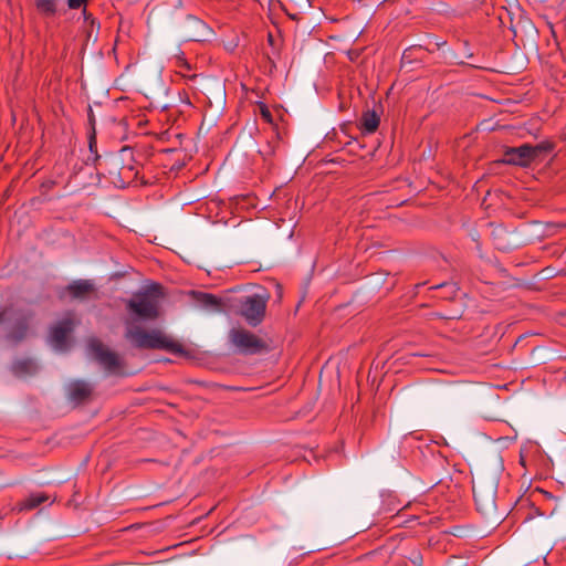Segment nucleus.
Wrapping results in <instances>:
<instances>
[{
    "instance_id": "obj_1",
    "label": "nucleus",
    "mask_w": 566,
    "mask_h": 566,
    "mask_svg": "<svg viewBox=\"0 0 566 566\" xmlns=\"http://www.w3.org/2000/svg\"><path fill=\"white\" fill-rule=\"evenodd\" d=\"M164 287L159 283H150L134 293L126 302V310L133 318L125 319V338L136 348L164 349L171 354H184V346L159 329L145 331L134 324L135 319L155 321L159 317L160 301Z\"/></svg>"
},
{
    "instance_id": "obj_2",
    "label": "nucleus",
    "mask_w": 566,
    "mask_h": 566,
    "mask_svg": "<svg viewBox=\"0 0 566 566\" xmlns=\"http://www.w3.org/2000/svg\"><path fill=\"white\" fill-rule=\"evenodd\" d=\"M34 317V312L27 308L6 307L0 311V325L8 324L6 339L17 345L32 336Z\"/></svg>"
},
{
    "instance_id": "obj_3",
    "label": "nucleus",
    "mask_w": 566,
    "mask_h": 566,
    "mask_svg": "<svg viewBox=\"0 0 566 566\" xmlns=\"http://www.w3.org/2000/svg\"><path fill=\"white\" fill-rule=\"evenodd\" d=\"M269 294H251L234 298L230 310L241 316L250 326L255 327L262 323L265 316Z\"/></svg>"
},
{
    "instance_id": "obj_4",
    "label": "nucleus",
    "mask_w": 566,
    "mask_h": 566,
    "mask_svg": "<svg viewBox=\"0 0 566 566\" xmlns=\"http://www.w3.org/2000/svg\"><path fill=\"white\" fill-rule=\"evenodd\" d=\"M553 143L545 140L537 145L523 144L518 147H507L504 150L503 164L518 167H530L541 155L552 151Z\"/></svg>"
},
{
    "instance_id": "obj_5",
    "label": "nucleus",
    "mask_w": 566,
    "mask_h": 566,
    "mask_svg": "<svg viewBox=\"0 0 566 566\" xmlns=\"http://www.w3.org/2000/svg\"><path fill=\"white\" fill-rule=\"evenodd\" d=\"M231 344L242 354L254 355L266 349L265 342L250 331L238 327L229 332Z\"/></svg>"
},
{
    "instance_id": "obj_6",
    "label": "nucleus",
    "mask_w": 566,
    "mask_h": 566,
    "mask_svg": "<svg viewBox=\"0 0 566 566\" xmlns=\"http://www.w3.org/2000/svg\"><path fill=\"white\" fill-rule=\"evenodd\" d=\"M87 348L94 359L108 373L117 374L123 367L119 356L105 346L98 338L92 337L87 340Z\"/></svg>"
},
{
    "instance_id": "obj_7",
    "label": "nucleus",
    "mask_w": 566,
    "mask_h": 566,
    "mask_svg": "<svg viewBox=\"0 0 566 566\" xmlns=\"http://www.w3.org/2000/svg\"><path fill=\"white\" fill-rule=\"evenodd\" d=\"M74 327V319L71 314H67L54 326L50 332V342L56 349H65L67 344V336L71 334Z\"/></svg>"
},
{
    "instance_id": "obj_8",
    "label": "nucleus",
    "mask_w": 566,
    "mask_h": 566,
    "mask_svg": "<svg viewBox=\"0 0 566 566\" xmlns=\"http://www.w3.org/2000/svg\"><path fill=\"white\" fill-rule=\"evenodd\" d=\"M93 390V385L85 380H74L67 386L69 398L75 403H83L88 400Z\"/></svg>"
},
{
    "instance_id": "obj_9",
    "label": "nucleus",
    "mask_w": 566,
    "mask_h": 566,
    "mask_svg": "<svg viewBox=\"0 0 566 566\" xmlns=\"http://www.w3.org/2000/svg\"><path fill=\"white\" fill-rule=\"evenodd\" d=\"M473 496H474V502H475L476 509L483 515H490L495 512V509H496L495 492L493 490H489V491L484 492V491H476L475 489H473Z\"/></svg>"
},
{
    "instance_id": "obj_10",
    "label": "nucleus",
    "mask_w": 566,
    "mask_h": 566,
    "mask_svg": "<svg viewBox=\"0 0 566 566\" xmlns=\"http://www.w3.org/2000/svg\"><path fill=\"white\" fill-rule=\"evenodd\" d=\"M380 118L375 111L364 112L360 118L359 128L364 134H373L378 129Z\"/></svg>"
},
{
    "instance_id": "obj_11",
    "label": "nucleus",
    "mask_w": 566,
    "mask_h": 566,
    "mask_svg": "<svg viewBox=\"0 0 566 566\" xmlns=\"http://www.w3.org/2000/svg\"><path fill=\"white\" fill-rule=\"evenodd\" d=\"M49 497L44 493H32L15 505L18 512L31 511L46 502Z\"/></svg>"
},
{
    "instance_id": "obj_12",
    "label": "nucleus",
    "mask_w": 566,
    "mask_h": 566,
    "mask_svg": "<svg viewBox=\"0 0 566 566\" xmlns=\"http://www.w3.org/2000/svg\"><path fill=\"white\" fill-rule=\"evenodd\" d=\"M73 298H83L93 291V284L87 280H76L66 287Z\"/></svg>"
},
{
    "instance_id": "obj_13",
    "label": "nucleus",
    "mask_w": 566,
    "mask_h": 566,
    "mask_svg": "<svg viewBox=\"0 0 566 566\" xmlns=\"http://www.w3.org/2000/svg\"><path fill=\"white\" fill-rule=\"evenodd\" d=\"M12 373L17 376L33 374L36 369L34 360L30 358L19 359L12 364Z\"/></svg>"
},
{
    "instance_id": "obj_14",
    "label": "nucleus",
    "mask_w": 566,
    "mask_h": 566,
    "mask_svg": "<svg viewBox=\"0 0 566 566\" xmlns=\"http://www.w3.org/2000/svg\"><path fill=\"white\" fill-rule=\"evenodd\" d=\"M199 303L205 307L212 311L221 310V301L217 296L209 293H200L198 297Z\"/></svg>"
},
{
    "instance_id": "obj_15",
    "label": "nucleus",
    "mask_w": 566,
    "mask_h": 566,
    "mask_svg": "<svg viewBox=\"0 0 566 566\" xmlns=\"http://www.w3.org/2000/svg\"><path fill=\"white\" fill-rule=\"evenodd\" d=\"M35 6L45 15H53L56 12V0H35Z\"/></svg>"
},
{
    "instance_id": "obj_16",
    "label": "nucleus",
    "mask_w": 566,
    "mask_h": 566,
    "mask_svg": "<svg viewBox=\"0 0 566 566\" xmlns=\"http://www.w3.org/2000/svg\"><path fill=\"white\" fill-rule=\"evenodd\" d=\"M259 112L262 119L269 124L273 123V116L269 107L264 103H259Z\"/></svg>"
},
{
    "instance_id": "obj_17",
    "label": "nucleus",
    "mask_w": 566,
    "mask_h": 566,
    "mask_svg": "<svg viewBox=\"0 0 566 566\" xmlns=\"http://www.w3.org/2000/svg\"><path fill=\"white\" fill-rule=\"evenodd\" d=\"M87 0H69L67 4L70 9H78L86 3Z\"/></svg>"
},
{
    "instance_id": "obj_18",
    "label": "nucleus",
    "mask_w": 566,
    "mask_h": 566,
    "mask_svg": "<svg viewBox=\"0 0 566 566\" xmlns=\"http://www.w3.org/2000/svg\"><path fill=\"white\" fill-rule=\"evenodd\" d=\"M412 562L417 566H422V557L420 555L416 556V558Z\"/></svg>"
},
{
    "instance_id": "obj_19",
    "label": "nucleus",
    "mask_w": 566,
    "mask_h": 566,
    "mask_svg": "<svg viewBox=\"0 0 566 566\" xmlns=\"http://www.w3.org/2000/svg\"><path fill=\"white\" fill-rule=\"evenodd\" d=\"M83 14H84L85 19H88V17H91V14H87L85 9L83 10Z\"/></svg>"
}]
</instances>
